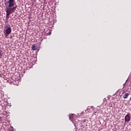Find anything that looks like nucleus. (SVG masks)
<instances>
[{
  "instance_id": "f03ea898",
  "label": "nucleus",
  "mask_w": 131,
  "mask_h": 131,
  "mask_svg": "<svg viewBox=\"0 0 131 131\" xmlns=\"http://www.w3.org/2000/svg\"><path fill=\"white\" fill-rule=\"evenodd\" d=\"M12 32V29H11V27H8V28L5 31V35H9Z\"/></svg>"
},
{
  "instance_id": "ddd939ff",
  "label": "nucleus",
  "mask_w": 131,
  "mask_h": 131,
  "mask_svg": "<svg viewBox=\"0 0 131 131\" xmlns=\"http://www.w3.org/2000/svg\"><path fill=\"white\" fill-rule=\"evenodd\" d=\"M126 81H127V80H126V82L125 83H124L123 85H125V83H126Z\"/></svg>"
},
{
  "instance_id": "39448f33",
  "label": "nucleus",
  "mask_w": 131,
  "mask_h": 131,
  "mask_svg": "<svg viewBox=\"0 0 131 131\" xmlns=\"http://www.w3.org/2000/svg\"><path fill=\"white\" fill-rule=\"evenodd\" d=\"M129 96V93H126L124 95H123L122 97H123V99H127V98H128Z\"/></svg>"
},
{
  "instance_id": "f257e3e1",
  "label": "nucleus",
  "mask_w": 131,
  "mask_h": 131,
  "mask_svg": "<svg viewBox=\"0 0 131 131\" xmlns=\"http://www.w3.org/2000/svg\"><path fill=\"white\" fill-rule=\"evenodd\" d=\"M5 6H8L9 8H13L15 5V2L14 0H9L8 2H7V0H4Z\"/></svg>"
},
{
  "instance_id": "20e7f679",
  "label": "nucleus",
  "mask_w": 131,
  "mask_h": 131,
  "mask_svg": "<svg viewBox=\"0 0 131 131\" xmlns=\"http://www.w3.org/2000/svg\"><path fill=\"white\" fill-rule=\"evenodd\" d=\"M10 8H8V10L11 12V13H14L15 11H16V7H9Z\"/></svg>"
},
{
  "instance_id": "0eeeda50",
  "label": "nucleus",
  "mask_w": 131,
  "mask_h": 131,
  "mask_svg": "<svg viewBox=\"0 0 131 131\" xmlns=\"http://www.w3.org/2000/svg\"><path fill=\"white\" fill-rule=\"evenodd\" d=\"M32 49L33 51H35V50L37 49V46L36 45H34L32 46Z\"/></svg>"
},
{
  "instance_id": "9d476101",
  "label": "nucleus",
  "mask_w": 131,
  "mask_h": 131,
  "mask_svg": "<svg viewBox=\"0 0 131 131\" xmlns=\"http://www.w3.org/2000/svg\"><path fill=\"white\" fill-rule=\"evenodd\" d=\"M9 18H10L9 15H6V20H8L9 19Z\"/></svg>"
},
{
  "instance_id": "4468645a",
  "label": "nucleus",
  "mask_w": 131,
  "mask_h": 131,
  "mask_svg": "<svg viewBox=\"0 0 131 131\" xmlns=\"http://www.w3.org/2000/svg\"><path fill=\"white\" fill-rule=\"evenodd\" d=\"M105 99H106V98H104V103H105V102H106Z\"/></svg>"
},
{
  "instance_id": "423d86ee",
  "label": "nucleus",
  "mask_w": 131,
  "mask_h": 131,
  "mask_svg": "<svg viewBox=\"0 0 131 131\" xmlns=\"http://www.w3.org/2000/svg\"><path fill=\"white\" fill-rule=\"evenodd\" d=\"M74 115V114L70 115V117H69V119H70V120L72 121V122H73V121H74V118H73Z\"/></svg>"
},
{
  "instance_id": "9b49d317",
  "label": "nucleus",
  "mask_w": 131,
  "mask_h": 131,
  "mask_svg": "<svg viewBox=\"0 0 131 131\" xmlns=\"http://www.w3.org/2000/svg\"><path fill=\"white\" fill-rule=\"evenodd\" d=\"M3 121V118L2 117H0V122H2Z\"/></svg>"
},
{
  "instance_id": "1a4fd4ad",
  "label": "nucleus",
  "mask_w": 131,
  "mask_h": 131,
  "mask_svg": "<svg viewBox=\"0 0 131 131\" xmlns=\"http://www.w3.org/2000/svg\"><path fill=\"white\" fill-rule=\"evenodd\" d=\"M3 56V51L0 50V57Z\"/></svg>"
},
{
  "instance_id": "6e6552de",
  "label": "nucleus",
  "mask_w": 131,
  "mask_h": 131,
  "mask_svg": "<svg viewBox=\"0 0 131 131\" xmlns=\"http://www.w3.org/2000/svg\"><path fill=\"white\" fill-rule=\"evenodd\" d=\"M12 12L11 11H10L8 9H7L6 10V16H10V15H11V13Z\"/></svg>"
},
{
  "instance_id": "f8f14e48",
  "label": "nucleus",
  "mask_w": 131,
  "mask_h": 131,
  "mask_svg": "<svg viewBox=\"0 0 131 131\" xmlns=\"http://www.w3.org/2000/svg\"><path fill=\"white\" fill-rule=\"evenodd\" d=\"M13 8H15V10H16V9H17V5L14 7Z\"/></svg>"
},
{
  "instance_id": "7ed1b4c3",
  "label": "nucleus",
  "mask_w": 131,
  "mask_h": 131,
  "mask_svg": "<svg viewBox=\"0 0 131 131\" xmlns=\"http://www.w3.org/2000/svg\"><path fill=\"white\" fill-rule=\"evenodd\" d=\"M130 121V116L129 115H126L125 116V122H129Z\"/></svg>"
}]
</instances>
